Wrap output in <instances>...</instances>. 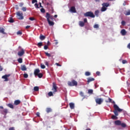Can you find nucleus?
I'll use <instances>...</instances> for the list:
<instances>
[{
  "mask_svg": "<svg viewBox=\"0 0 130 130\" xmlns=\"http://www.w3.org/2000/svg\"><path fill=\"white\" fill-rule=\"evenodd\" d=\"M34 90L35 91V92H37L39 91V87L38 86H35L34 88Z\"/></svg>",
  "mask_w": 130,
  "mask_h": 130,
  "instance_id": "29",
  "label": "nucleus"
},
{
  "mask_svg": "<svg viewBox=\"0 0 130 130\" xmlns=\"http://www.w3.org/2000/svg\"><path fill=\"white\" fill-rule=\"evenodd\" d=\"M22 11H23V12H26V11H27V8L26 7H22L21 8Z\"/></svg>",
  "mask_w": 130,
  "mask_h": 130,
  "instance_id": "41",
  "label": "nucleus"
},
{
  "mask_svg": "<svg viewBox=\"0 0 130 130\" xmlns=\"http://www.w3.org/2000/svg\"><path fill=\"white\" fill-rule=\"evenodd\" d=\"M37 45L39 48H41V46H43V44L42 42H39L38 43Z\"/></svg>",
  "mask_w": 130,
  "mask_h": 130,
  "instance_id": "27",
  "label": "nucleus"
},
{
  "mask_svg": "<svg viewBox=\"0 0 130 130\" xmlns=\"http://www.w3.org/2000/svg\"><path fill=\"white\" fill-rule=\"evenodd\" d=\"M55 64H56L57 67H61V65L59 64L58 63H56Z\"/></svg>",
  "mask_w": 130,
  "mask_h": 130,
  "instance_id": "57",
  "label": "nucleus"
},
{
  "mask_svg": "<svg viewBox=\"0 0 130 130\" xmlns=\"http://www.w3.org/2000/svg\"><path fill=\"white\" fill-rule=\"evenodd\" d=\"M45 65H46V66H47V67H48V65H49L48 62L46 61V62H45Z\"/></svg>",
  "mask_w": 130,
  "mask_h": 130,
  "instance_id": "60",
  "label": "nucleus"
},
{
  "mask_svg": "<svg viewBox=\"0 0 130 130\" xmlns=\"http://www.w3.org/2000/svg\"><path fill=\"white\" fill-rule=\"evenodd\" d=\"M49 26H53L54 25V22L53 21H50V19H49L48 17V20H47Z\"/></svg>",
  "mask_w": 130,
  "mask_h": 130,
  "instance_id": "14",
  "label": "nucleus"
},
{
  "mask_svg": "<svg viewBox=\"0 0 130 130\" xmlns=\"http://www.w3.org/2000/svg\"><path fill=\"white\" fill-rule=\"evenodd\" d=\"M69 106L71 109H75V104L74 103H70Z\"/></svg>",
  "mask_w": 130,
  "mask_h": 130,
  "instance_id": "17",
  "label": "nucleus"
},
{
  "mask_svg": "<svg viewBox=\"0 0 130 130\" xmlns=\"http://www.w3.org/2000/svg\"><path fill=\"white\" fill-rule=\"evenodd\" d=\"M35 7H36V8H37V9H39V5L37 3L35 4Z\"/></svg>",
  "mask_w": 130,
  "mask_h": 130,
  "instance_id": "43",
  "label": "nucleus"
},
{
  "mask_svg": "<svg viewBox=\"0 0 130 130\" xmlns=\"http://www.w3.org/2000/svg\"><path fill=\"white\" fill-rule=\"evenodd\" d=\"M16 16L19 20H23L24 16H23V13L21 11H18L16 13Z\"/></svg>",
  "mask_w": 130,
  "mask_h": 130,
  "instance_id": "6",
  "label": "nucleus"
},
{
  "mask_svg": "<svg viewBox=\"0 0 130 130\" xmlns=\"http://www.w3.org/2000/svg\"><path fill=\"white\" fill-rule=\"evenodd\" d=\"M122 62L123 64H124V63H127V61H126V60H123L122 61Z\"/></svg>",
  "mask_w": 130,
  "mask_h": 130,
  "instance_id": "48",
  "label": "nucleus"
},
{
  "mask_svg": "<svg viewBox=\"0 0 130 130\" xmlns=\"http://www.w3.org/2000/svg\"><path fill=\"white\" fill-rule=\"evenodd\" d=\"M20 69L23 72L27 71V68L26 67V65H21Z\"/></svg>",
  "mask_w": 130,
  "mask_h": 130,
  "instance_id": "15",
  "label": "nucleus"
},
{
  "mask_svg": "<svg viewBox=\"0 0 130 130\" xmlns=\"http://www.w3.org/2000/svg\"><path fill=\"white\" fill-rule=\"evenodd\" d=\"M88 94H93V90L92 89H89L88 90Z\"/></svg>",
  "mask_w": 130,
  "mask_h": 130,
  "instance_id": "40",
  "label": "nucleus"
},
{
  "mask_svg": "<svg viewBox=\"0 0 130 130\" xmlns=\"http://www.w3.org/2000/svg\"><path fill=\"white\" fill-rule=\"evenodd\" d=\"M121 34L122 35V36H125V35H126V31H125V29H122L121 30Z\"/></svg>",
  "mask_w": 130,
  "mask_h": 130,
  "instance_id": "16",
  "label": "nucleus"
},
{
  "mask_svg": "<svg viewBox=\"0 0 130 130\" xmlns=\"http://www.w3.org/2000/svg\"><path fill=\"white\" fill-rule=\"evenodd\" d=\"M29 19L30 21H34V20H35V18H34V17H29Z\"/></svg>",
  "mask_w": 130,
  "mask_h": 130,
  "instance_id": "50",
  "label": "nucleus"
},
{
  "mask_svg": "<svg viewBox=\"0 0 130 130\" xmlns=\"http://www.w3.org/2000/svg\"><path fill=\"white\" fill-rule=\"evenodd\" d=\"M7 106H8V107H10V108H12V109H14V105H13V104H8L7 105Z\"/></svg>",
  "mask_w": 130,
  "mask_h": 130,
  "instance_id": "30",
  "label": "nucleus"
},
{
  "mask_svg": "<svg viewBox=\"0 0 130 130\" xmlns=\"http://www.w3.org/2000/svg\"><path fill=\"white\" fill-rule=\"evenodd\" d=\"M115 124L116 125H120L121 124V121L120 120H116L115 121Z\"/></svg>",
  "mask_w": 130,
  "mask_h": 130,
  "instance_id": "20",
  "label": "nucleus"
},
{
  "mask_svg": "<svg viewBox=\"0 0 130 130\" xmlns=\"http://www.w3.org/2000/svg\"><path fill=\"white\" fill-rule=\"evenodd\" d=\"M8 22H9V23H14V22H15V21L14 20V19H13V18L10 17L9 20H8Z\"/></svg>",
  "mask_w": 130,
  "mask_h": 130,
  "instance_id": "26",
  "label": "nucleus"
},
{
  "mask_svg": "<svg viewBox=\"0 0 130 130\" xmlns=\"http://www.w3.org/2000/svg\"><path fill=\"white\" fill-rule=\"evenodd\" d=\"M96 75H97V76H100V72L99 71L96 72Z\"/></svg>",
  "mask_w": 130,
  "mask_h": 130,
  "instance_id": "52",
  "label": "nucleus"
},
{
  "mask_svg": "<svg viewBox=\"0 0 130 130\" xmlns=\"http://www.w3.org/2000/svg\"><path fill=\"white\" fill-rule=\"evenodd\" d=\"M0 33H2L4 35L6 34V32H5V28L3 27H0Z\"/></svg>",
  "mask_w": 130,
  "mask_h": 130,
  "instance_id": "21",
  "label": "nucleus"
},
{
  "mask_svg": "<svg viewBox=\"0 0 130 130\" xmlns=\"http://www.w3.org/2000/svg\"><path fill=\"white\" fill-rule=\"evenodd\" d=\"M79 26L80 27H84L85 26V22L81 21H79Z\"/></svg>",
  "mask_w": 130,
  "mask_h": 130,
  "instance_id": "22",
  "label": "nucleus"
},
{
  "mask_svg": "<svg viewBox=\"0 0 130 130\" xmlns=\"http://www.w3.org/2000/svg\"><path fill=\"white\" fill-rule=\"evenodd\" d=\"M10 76V74L5 75L2 77V79H5V81L8 82V81H9V79H8V78H9Z\"/></svg>",
  "mask_w": 130,
  "mask_h": 130,
  "instance_id": "10",
  "label": "nucleus"
},
{
  "mask_svg": "<svg viewBox=\"0 0 130 130\" xmlns=\"http://www.w3.org/2000/svg\"><path fill=\"white\" fill-rule=\"evenodd\" d=\"M93 81H95V79L93 78H89L87 79V84H89V83H91V82H93Z\"/></svg>",
  "mask_w": 130,
  "mask_h": 130,
  "instance_id": "19",
  "label": "nucleus"
},
{
  "mask_svg": "<svg viewBox=\"0 0 130 130\" xmlns=\"http://www.w3.org/2000/svg\"><path fill=\"white\" fill-rule=\"evenodd\" d=\"M95 101L96 104H98L99 105H101V104L103 103V99L102 98H96L95 99Z\"/></svg>",
  "mask_w": 130,
  "mask_h": 130,
  "instance_id": "7",
  "label": "nucleus"
},
{
  "mask_svg": "<svg viewBox=\"0 0 130 130\" xmlns=\"http://www.w3.org/2000/svg\"><path fill=\"white\" fill-rule=\"evenodd\" d=\"M127 48H128L129 49H130V43H129L127 45Z\"/></svg>",
  "mask_w": 130,
  "mask_h": 130,
  "instance_id": "64",
  "label": "nucleus"
},
{
  "mask_svg": "<svg viewBox=\"0 0 130 130\" xmlns=\"http://www.w3.org/2000/svg\"><path fill=\"white\" fill-rule=\"evenodd\" d=\"M23 5H24V4H23V3H20V4H19V7H23Z\"/></svg>",
  "mask_w": 130,
  "mask_h": 130,
  "instance_id": "56",
  "label": "nucleus"
},
{
  "mask_svg": "<svg viewBox=\"0 0 130 130\" xmlns=\"http://www.w3.org/2000/svg\"><path fill=\"white\" fill-rule=\"evenodd\" d=\"M20 103H21V101H20V100H16L14 102L15 105H19V104H20Z\"/></svg>",
  "mask_w": 130,
  "mask_h": 130,
  "instance_id": "25",
  "label": "nucleus"
},
{
  "mask_svg": "<svg viewBox=\"0 0 130 130\" xmlns=\"http://www.w3.org/2000/svg\"><path fill=\"white\" fill-rule=\"evenodd\" d=\"M125 16H129L130 15V10H128V11L126 12L125 13Z\"/></svg>",
  "mask_w": 130,
  "mask_h": 130,
  "instance_id": "39",
  "label": "nucleus"
},
{
  "mask_svg": "<svg viewBox=\"0 0 130 130\" xmlns=\"http://www.w3.org/2000/svg\"><path fill=\"white\" fill-rule=\"evenodd\" d=\"M46 111L47 113H50V112H51V111H52V109H51V108H47Z\"/></svg>",
  "mask_w": 130,
  "mask_h": 130,
  "instance_id": "23",
  "label": "nucleus"
},
{
  "mask_svg": "<svg viewBox=\"0 0 130 130\" xmlns=\"http://www.w3.org/2000/svg\"><path fill=\"white\" fill-rule=\"evenodd\" d=\"M44 48L45 50H46V49H48V46L47 45H45Z\"/></svg>",
  "mask_w": 130,
  "mask_h": 130,
  "instance_id": "51",
  "label": "nucleus"
},
{
  "mask_svg": "<svg viewBox=\"0 0 130 130\" xmlns=\"http://www.w3.org/2000/svg\"><path fill=\"white\" fill-rule=\"evenodd\" d=\"M48 95L49 97H51V96H53V91H50L48 93Z\"/></svg>",
  "mask_w": 130,
  "mask_h": 130,
  "instance_id": "28",
  "label": "nucleus"
},
{
  "mask_svg": "<svg viewBox=\"0 0 130 130\" xmlns=\"http://www.w3.org/2000/svg\"><path fill=\"white\" fill-rule=\"evenodd\" d=\"M94 14L95 16H96L97 17H99V10L95 11Z\"/></svg>",
  "mask_w": 130,
  "mask_h": 130,
  "instance_id": "31",
  "label": "nucleus"
},
{
  "mask_svg": "<svg viewBox=\"0 0 130 130\" xmlns=\"http://www.w3.org/2000/svg\"><path fill=\"white\" fill-rule=\"evenodd\" d=\"M113 107L115 109V110L113 111L115 115L116 116H118V112H121V111H122V109L119 108L117 105H114ZM117 111H118V112H117Z\"/></svg>",
  "mask_w": 130,
  "mask_h": 130,
  "instance_id": "1",
  "label": "nucleus"
},
{
  "mask_svg": "<svg viewBox=\"0 0 130 130\" xmlns=\"http://www.w3.org/2000/svg\"><path fill=\"white\" fill-rule=\"evenodd\" d=\"M93 28H94V29H97L98 28H99V25L95 24L93 26Z\"/></svg>",
  "mask_w": 130,
  "mask_h": 130,
  "instance_id": "38",
  "label": "nucleus"
},
{
  "mask_svg": "<svg viewBox=\"0 0 130 130\" xmlns=\"http://www.w3.org/2000/svg\"><path fill=\"white\" fill-rule=\"evenodd\" d=\"M17 35H22V31L19 30L17 32Z\"/></svg>",
  "mask_w": 130,
  "mask_h": 130,
  "instance_id": "46",
  "label": "nucleus"
},
{
  "mask_svg": "<svg viewBox=\"0 0 130 130\" xmlns=\"http://www.w3.org/2000/svg\"><path fill=\"white\" fill-rule=\"evenodd\" d=\"M40 73V70L36 69L34 71V75L36 77Z\"/></svg>",
  "mask_w": 130,
  "mask_h": 130,
  "instance_id": "12",
  "label": "nucleus"
},
{
  "mask_svg": "<svg viewBox=\"0 0 130 130\" xmlns=\"http://www.w3.org/2000/svg\"><path fill=\"white\" fill-rule=\"evenodd\" d=\"M70 12L72 13H77V11L76 10V8L74 6L72 7L70 9Z\"/></svg>",
  "mask_w": 130,
  "mask_h": 130,
  "instance_id": "13",
  "label": "nucleus"
},
{
  "mask_svg": "<svg viewBox=\"0 0 130 130\" xmlns=\"http://www.w3.org/2000/svg\"><path fill=\"white\" fill-rule=\"evenodd\" d=\"M37 116H38V117H40V114L39 113V112L37 113Z\"/></svg>",
  "mask_w": 130,
  "mask_h": 130,
  "instance_id": "55",
  "label": "nucleus"
},
{
  "mask_svg": "<svg viewBox=\"0 0 130 130\" xmlns=\"http://www.w3.org/2000/svg\"><path fill=\"white\" fill-rule=\"evenodd\" d=\"M23 77L24 78H25V79H27V78H28V74H24L23 75Z\"/></svg>",
  "mask_w": 130,
  "mask_h": 130,
  "instance_id": "47",
  "label": "nucleus"
},
{
  "mask_svg": "<svg viewBox=\"0 0 130 130\" xmlns=\"http://www.w3.org/2000/svg\"><path fill=\"white\" fill-rule=\"evenodd\" d=\"M46 18L47 20H48V18L49 20H53V16L50 15V14L49 13H47L46 15Z\"/></svg>",
  "mask_w": 130,
  "mask_h": 130,
  "instance_id": "8",
  "label": "nucleus"
},
{
  "mask_svg": "<svg viewBox=\"0 0 130 130\" xmlns=\"http://www.w3.org/2000/svg\"><path fill=\"white\" fill-rule=\"evenodd\" d=\"M121 24L122 25V26H125V21H124V20H122L121 21Z\"/></svg>",
  "mask_w": 130,
  "mask_h": 130,
  "instance_id": "45",
  "label": "nucleus"
},
{
  "mask_svg": "<svg viewBox=\"0 0 130 130\" xmlns=\"http://www.w3.org/2000/svg\"><path fill=\"white\" fill-rule=\"evenodd\" d=\"M41 13H45V9H44V8H42L41 9Z\"/></svg>",
  "mask_w": 130,
  "mask_h": 130,
  "instance_id": "49",
  "label": "nucleus"
},
{
  "mask_svg": "<svg viewBox=\"0 0 130 130\" xmlns=\"http://www.w3.org/2000/svg\"><path fill=\"white\" fill-rule=\"evenodd\" d=\"M26 29H29V28H30V25H27L26 27H25Z\"/></svg>",
  "mask_w": 130,
  "mask_h": 130,
  "instance_id": "62",
  "label": "nucleus"
},
{
  "mask_svg": "<svg viewBox=\"0 0 130 130\" xmlns=\"http://www.w3.org/2000/svg\"><path fill=\"white\" fill-rule=\"evenodd\" d=\"M108 98V101L106 100V103H112L113 104L115 105V102L112 101V99H110V98Z\"/></svg>",
  "mask_w": 130,
  "mask_h": 130,
  "instance_id": "11",
  "label": "nucleus"
},
{
  "mask_svg": "<svg viewBox=\"0 0 130 130\" xmlns=\"http://www.w3.org/2000/svg\"><path fill=\"white\" fill-rule=\"evenodd\" d=\"M85 76H91V73H90L89 72H85Z\"/></svg>",
  "mask_w": 130,
  "mask_h": 130,
  "instance_id": "37",
  "label": "nucleus"
},
{
  "mask_svg": "<svg viewBox=\"0 0 130 130\" xmlns=\"http://www.w3.org/2000/svg\"><path fill=\"white\" fill-rule=\"evenodd\" d=\"M80 95L81 96V97H85V95H84V92L81 91L80 92Z\"/></svg>",
  "mask_w": 130,
  "mask_h": 130,
  "instance_id": "42",
  "label": "nucleus"
},
{
  "mask_svg": "<svg viewBox=\"0 0 130 130\" xmlns=\"http://www.w3.org/2000/svg\"><path fill=\"white\" fill-rule=\"evenodd\" d=\"M9 130H15V128H14V127H12L9 128Z\"/></svg>",
  "mask_w": 130,
  "mask_h": 130,
  "instance_id": "59",
  "label": "nucleus"
},
{
  "mask_svg": "<svg viewBox=\"0 0 130 130\" xmlns=\"http://www.w3.org/2000/svg\"><path fill=\"white\" fill-rule=\"evenodd\" d=\"M24 54H25V51L23 49H21V51L18 52V55L19 56H23Z\"/></svg>",
  "mask_w": 130,
  "mask_h": 130,
  "instance_id": "9",
  "label": "nucleus"
},
{
  "mask_svg": "<svg viewBox=\"0 0 130 130\" xmlns=\"http://www.w3.org/2000/svg\"><path fill=\"white\" fill-rule=\"evenodd\" d=\"M84 17H89L90 18H95V15L92 11H88L84 14Z\"/></svg>",
  "mask_w": 130,
  "mask_h": 130,
  "instance_id": "2",
  "label": "nucleus"
},
{
  "mask_svg": "<svg viewBox=\"0 0 130 130\" xmlns=\"http://www.w3.org/2000/svg\"><path fill=\"white\" fill-rule=\"evenodd\" d=\"M18 61L19 63H22V62H23V59H22V58H19L18 59Z\"/></svg>",
  "mask_w": 130,
  "mask_h": 130,
  "instance_id": "34",
  "label": "nucleus"
},
{
  "mask_svg": "<svg viewBox=\"0 0 130 130\" xmlns=\"http://www.w3.org/2000/svg\"><path fill=\"white\" fill-rule=\"evenodd\" d=\"M55 44L56 45H57V44H58V42L57 40H55Z\"/></svg>",
  "mask_w": 130,
  "mask_h": 130,
  "instance_id": "58",
  "label": "nucleus"
},
{
  "mask_svg": "<svg viewBox=\"0 0 130 130\" xmlns=\"http://www.w3.org/2000/svg\"><path fill=\"white\" fill-rule=\"evenodd\" d=\"M41 69H45V64H41Z\"/></svg>",
  "mask_w": 130,
  "mask_h": 130,
  "instance_id": "44",
  "label": "nucleus"
},
{
  "mask_svg": "<svg viewBox=\"0 0 130 130\" xmlns=\"http://www.w3.org/2000/svg\"><path fill=\"white\" fill-rule=\"evenodd\" d=\"M45 54H46V55L48 57H50V56H51V55L47 52H45Z\"/></svg>",
  "mask_w": 130,
  "mask_h": 130,
  "instance_id": "36",
  "label": "nucleus"
},
{
  "mask_svg": "<svg viewBox=\"0 0 130 130\" xmlns=\"http://www.w3.org/2000/svg\"><path fill=\"white\" fill-rule=\"evenodd\" d=\"M52 91L53 94H55L57 92V86H56V83L55 82L52 83Z\"/></svg>",
  "mask_w": 130,
  "mask_h": 130,
  "instance_id": "5",
  "label": "nucleus"
},
{
  "mask_svg": "<svg viewBox=\"0 0 130 130\" xmlns=\"http://www.w3.org/2000/svg\"><path fill=\"white\" fill-rule=\"evenodd\" d=\"M1 113L2 114H7V113H8V109H5L4 110H1Z\"/></svg>",
  "mask_w": 130,
  "mask_h": 130,
  "instance_id": "18",
  "label": "nucleus"
},
{
  "mask_svg": "<svg viewBox=\"0 0 130 130\" xmlns=\"http://www.w3.org/2000/svg\"><path fill=\"white\" fill-rule=\"evenodd\" d=\"M47 45L48 46H49V45H50V42H49V41H48V42H47Z\"/></svg>",
  "mask_w": 130,
  "mask_h": 130,
  "instance_id": "61",
  "label": "nucleus"
},
{
  "mask_svg": "<svg viewBox=\"0 0 130 130\" xmlns=\"http://www.w3.org/2000/svg\"><path fill=\"white\" fill-rule=\"evenodd\" d=\"M35 3H37V0H32V4H35Z\"/></svg>",
  "mask_w": 130,
  "mask_h": 130,
  "instance_id": "53",
  "label": "nucleus"
},
{
  "mask_svg": "<svg viewBox=\"0 0 130 130\" xmlns=\"http://www.w3.org/2000/svg\"><path fill=\"white\" fill-rule=\"evenodd\" d=\"M109 3H104L102 4V7L101 9V12H105L106 10H107V8L109 7Z\"/></svg>",
  "mask_w": 130,
  "mask_h": 130,
  "instance_id": "4",
  "label": "nucleus"
},
{
  "mask_svg": "<svg viewBox=\"0 0 130 130\" xmlns=\"http://www.w3.org/2000/svg\"><path fill=\"white\" fill-rule=\"evenodd\" d=\"M68 85L70 87H74V86H78V82L75 80H72L71 81L68 82Z\"/></svg>",
  "mask_w": 130,
  "mask_h": 130,
  "instance_id": "3",
  "label": "nucleus"
},
{
  "mask_svg": "<svg viewBox=\"0 0 130 130\" xmlns=\"http://www.w3.org/2000/svg\"><path fill=\"white\" fill-rule=\"evenodd\" d=\"M111 118H112V119H115V120H116V119H117V117H116V115H113L112 116V117H111Z\"/></svg>",
  "mask_w": 130,
  "mask_h": 130,
  "instance_id": "35",
  "label": "nucleus"
},
{
  "mask_svg": "<svg viewBox=\"0 0 130 130\" xmlns=\"http://www.w3.org/2000/svg\"><path fill=\"white\" fill-rule=\"evenodd\" d=\"M45 38H46L45 36H43L42 34L40 35V40H44Z\"/></svg>",
  "mask_w": 130,
  "mask_h": 130,
  "instance_id": "24",
  "label": "nucleus"
},
{
  "mask_svg": "<svg viewBox=\"0 0 130 130\" xmlns=\"http://www.w3.org/2000/svg\"><path fill=\"white\" fill-rule=\"evenodd\" d=\"M87 22H88L87 18H84L83 23H87Z\"/></svg>",
  "mask_w": 130,
  "mask_h": 130,
  "instance_id": "54",
  "label": "nucleus"
},
{
  "mask_svg": "<svg viewBox=\"0 0 130 130\" xmlns=\"http://www.w3.org/2000/svg\"><path fill=\"white\" fill-rule=\"evenodd\" d=\"M120 125L122 126V127H126V124L124 123H121Z\"/></svg>",
  "mask_w": 130,
  "mask_h": 130,
  "instance_id": "33",
  "label": "nucleus"
},
{
  "mask_svg": "<svg viewBox=\"0 0 130 130\" xmlns=\"http://www.w3.org/2000/svg\"><path fill=\"white\" fill-rule=\"evenodd\" d=\"M38 77H39V78H42L43 77V74H42V73H39V74H38L37 75Z\"/></svg>",
  "mask_w": 130,
  "mask_h": 130,
  "instance_id": "32",
  "label": "nucleus"
},
{
  "mask_svg": "<svg viewBox=\"0 0 130 130\" xmlns=\"http://www.w3.org/2000/svg\"><path fill=\"white\" fill-rule=\"evenodd\" d=\"M3 69L2 67V66H0V72H2V71H3Z\"/></svg>",
  "mask_w": 130,
  "mask_h": 130,
  "instance_id": "63",
  "label": "nucleus"
}]
</instances>
